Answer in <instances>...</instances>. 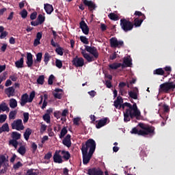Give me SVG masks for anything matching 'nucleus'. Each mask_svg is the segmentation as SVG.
Instances as JSON below:
<instances>
[{
  "mask_svg": "<svg viewBox=\"0 0 175 175\" xmlns=\"http://www.w3.org/2000/svg\"><path fill=\"white\" fill-rule=\"evenodd\" d=\"M175 88V83L174 82H165L161 84L159 88V92H165L167 94L169 91H173Z\"/></svg>",
  "mask_w": 175,
  "mask_h": 175,
  "instance_id": "5",
  "label": "nucleus"
},
{
  "mask_svg": "<svg viewBox=\"0 0 175 175\" xmlns=\"http://www.w3.org/2000/svg\"><path fill=\"white\" fill-rule=\"evenodd\" d=\"M23 117H24L23 122L25 124H27V122H28V120H29V113H27V112L24 113H23Z\"/></svg>",
  "mask_w": 175,
  "mask_h": 175,
  "instance_id": "47",
  "label": "nucleus"
},
{
  "mask_svg": "<svg viewBox=\"0 0 175 175\" xmlns=\"http://www.w3.org/2000/svg\"><path fill=\"white\" fill-rule=\"evenodd\" d=\"M47 129V126L46 124H42L40 128V132L43 133V132H45Z\"/></svg>",
  "mask_w": 175,
  "mask_h": 175,
  "instance_id": "60",
  "label": "nucleus"
},
{
  "mask_svg": "<svg viewBox=\"0 0 175 175\" xmlns=\"http://www.w3.org/2000/svg\"><path fill=\"white\" fill-rule=\"evenodd\" d=\"M89 175H103V172L99 168H93L88 170Z\"/></svg>",
  "mask_w": 175,
  "mask_h": 175,
  "instance_id": "14",
  "label": "nucleus"
},
{
  "mask_svg": "<svg viewBox=\"0 0 175 175\" xmlns=\"http://www.w3.org/2000/svg\"><path fill=\"white\" fill-rule=\"evenodd\" d=\"M80 40L82 42V43H84V44H88V43H90L88 38H87L85 36H81Z\"/></svg>",
  "mask_w": 175,
  "mask_h": 175,
  "instance_id": "48",
  "label": "nucleus"
},
{
  "mask_svg": "<svg viewBox=\"0 0 175 175\" xmlns=\"http://www.w3.org/2000/svg\"><path fill=\"white\" fill-rule=\"evenodd\" d=\"M9 131H10V129H9V124L8 123H5L1 127H0V133L9 132Z\"/></svg>",
  "mask_w": 175,
  "mask_h": 175,
  "instance_id": "30",
  "label": "nucleus"
},
{
  "mask_svg": "<svg viewBox=\"0 0 175 175\" xmlns=\"http://www.w3.org/2000/svg\"><path fill=\"white\" fill-rule=\"evenodd\" d=\"M10 111V108H9V107L8 106V104H6V103L5 102H2L0 104V113L1 111H7L9 112Z\"/></svg>",
  "mask_w": 175,
  "mask_h": 175,
  "instance_id": "21",
  "label": "nucleus"
},
{
  "mask_svg": "<svg viewBox=\"0 0 175 175\" xmlns=\"http://www.w3.org/2000/svg\"><path fill=\"white\" fill-rule=\"evenodd\" d=\"M15 66L18 69L24 68V57H21L19 60L15 62Z\"/></svg>",
  "mask_w": 175,
  "mask_h": 175,
  "instance_id": "26",
  "label": "nucleus"
},
{
  "mask_svg": "<svg viewBox=\"0 0 175 175\" xmlns=\"http://www.w3.org/2000/svg\"><path fill=\"white\" fill-rule=\"evenodd\" d=\"M62 158H64V159L66 161H68V159L70 158V153H69L68 151L62 150Z\"/></svg>",
  "mask_w": 175,
  "mask_h": 175,
  "instance_id": "33",
  "label": "nucleus"
},
{
  "mask_svg": "<svg viewBox=\"0 0 175 175\" xmlns=\"http://www.w3.org/2000/svg\"><path fill=\"white\" fill-rule=\"evenodd\" d=\"M122 65H124V68L126 67H131L132 66V59L131 58V56L125 57L123 59V64Z\"/></svg>",
  "mask_w": 175,
  "mask_h": 175,
  "instance_id": "16",
  "label": "nucleus"
},
{
  "mask_svg": "<svg viewBox=\"0 0 175 175\" xmlns=\"http://www.w3.org/2000/svg\"><path fill=\"white\" fill-rule=\"evenodd\" d=\"M20 15L21 16L22 18H27L28 16V12L27 10L24 9L20 12Z\"/></svg>",
  "mask_w": 175,
  "mask_h": 175,
  "instance_id": "45",
  "label": "nucleus"
},
{
  "mask_svg": "<svg viewBox=\"0 0 175 175\" xmlns=\"http://www.w3.org/2000/svg\"><path fill=\"white\" fill-rule=\"evenodd\" d=\"M9 144L10 146H12L13 147H14V148H17V147H18V142H17V140L16 139L10 140Z\"/></svg>",
  "mask_w": 175,
  "mask_h": 175,
  "instance_id": "39",
  "label": "nucleus"
},
{
  "mask_svg": "<svg viewBox=\"0 0 175 175\" xmlns=\"http://www.w3.org/2000/svg\"><path fill=\"white\" fill-rule=\"evenodd\" d=\"M21 166H23V163H21V162L18 161V163H16V164L14 165V169H15V170H17V169H20V167H21Z\"/></svg>",
  "mask_w": 175,
  "mask_h": 175,
  "instance_id": "54",
  "label": "nucleus"
},
{
  "mask_svg": "<svg viewBox=\"0 0 175 175\" xmlns=\"http://www.w3.org/2000/svg\"><path fill=\"white\" fill-rule=\"evenodd\" d=\"M31 135H32V129L27 128L23 134L24 138L27 142L29 140V136H31Z\"/></svg>",
  "mask_w": 175,
  "mask_h": 175,
  "instance_id": "23",
  "label": "nucleus"
},
{
  "mask_svg": "<svg viewBox=\"0 0 175 175\" xmlns=\"http://www.w3.org/2000/svg\"><path fill=\"white\" fill-rule=\"evenodd\" d=\"M153 73H154V75H160L162 76L165 73V71L162 68H158V69L155 70L153 72Z\"/></svg>",
  "mask_w": 175,
  "mask_h": 175,
  "instance_id": "44",
  "label": "nucleus"
},
{
  "mask_svg": "<svg viewBox=\"0 0 175 175\" xmlns=\"http://www.w3.org/2000/svg\"><path fill=\"white\" fill-rule=\"evenodd\" d=\"M137 94H139V90H137V89L129 92V95L132 99H137Z\"/></svg>",
  "mask_w": 175,
  "mask_h": 175,
  "instance_id": "25",
  "label": "nucleus"
},
{
  "mask_svg": "<svg viewBox=\"0 0 175 175\" xmlns=\"http://www.w3.org/2000/svg\"><path fill=\"white\" fill-rule=\"evenodd\" d=\"M126 86V83L125 82H120L118 85L119 88H124Z\"/></svg>",
  "mask_w": 175,
  "mask_h": 175,
  "instance_id": "64",
  "label": "nucleus"
},
{
  "mask_svg": "<svg viewBox=\"0 0 175 175\" xmlns=\"http://www.w3.org/2000/svg\"><path fill=\"white\" fill-rule=\"evenodd\" d=\"M144 19H139L137 18H136L135 20H134V25L135 27H140L142 25V23H143V21Z\"/></svg>",
  "mask_w": 175,
  "mask_h": 175,
  "instance_id": "38",
  "label": "nucleus"
},
{
  "mask_svg": "<svg viewBox=\"0 0 175 175\" xmlns=\"http://www.w3.org/2000/svg\"><path fill=\"white\" fill-rule=\"evenodd\" d=\"M36 59L34 61V66H36V62L40 63L42 62V57H43V53H38L36 55Z\"/></svg>",
  "mask_w": 175,
  "mask_h": 175,
  "instance_id": "34",
  "label": "nucleus"
},
{
  "mask_svg": "<svg viewBox=\"0 0 175 175\" xmlns=\"http://www.w3.org/2000/svg\"><path fill=\"white\" fill-rule=\"evenodd\" d=\"M96 148V143L92 139H88L85 142V144L82 145L81 151L83 165H87L91 161V158H92V154L95 152Z\"/></svg>",
  "mask_w": 175,
  "mask_h": 175,
  "instance_id": "2",
  "label": "nucleus"
},
{
  "mask_svg": "<svg viewBox=\"0 0 175 175\" xmlns=\"http://www.w3.org/2000/svg\"><path fill=\"white\" fill-rule=\"evenodd\" d=\"M66 133H68V129H66V127H64L61 131L59 138L60 139L64 138L65 135H66Z\"/></svg>",
  "mask_w": 175,
  "mask_h": 175,
  "instance_id": "42",
  "label": "nucleus"
},
{
  "mask_svg": "<svg viewBox=\"0 0 175 175\" xmlns=\"http://www.w3.org/2000/svg\"><path fill=\"white\" fill-rule=\"evenodd\" d=\"M42 118H43L44 121L46 122V124H50V122H51L50 114H49V113H45V114L42 116Z\"/></svg>",
  "mask_w": 175,
  "mask_h": 175,
  "instance_id": "40",
  "label": "nucleus"
},
{
  "mask_svg": "<svg viewBox=\"0 0 175 175\" xmlns=\"http://www.w3.org/2000/svg\"><path fill=\"white\" fill-rule=\"evenodd\" d=\"M105 85H107V88H111V87H113V85H111V82L110 81H106Z\"/></svg>",
  "mask_w": 175,
  "mask_h": 175,
  "instance_id": "63",
  "label": "nucleus"
},
{
  "mask_svg": "<svg viewBox=\"0 0 175 175\" xmlns=\"http://www.w3.org/2000/svg\"><path fill=\"white\" fill-rule=\"evenodd\" d=\"M109 18L113 20V21H117L119 20L118 15L114 13H111L108 15Z\"/></svg>",
  "mask_w": 175,
  "mask_h": 175,
  "instance_id": "36",
  "label": "nucleus"
},
{
  "mask_svg": "<svg viewBox=\"0 0 175 175\" xmlns=\"http://www.w3.org/2000/svg\"><path fill=\"white\" fill-rule=\"evenodd\" d=\"M51 157H53V154H51V152H48L46 154L44 155V159H50V158H51Z\"/></svg>",
  "mask_w": 175,
  "mask_h": 175,
  "instance_id": "61",
  "label": "nucleus"
},
{
  "mask_svg": "<svg viewBox=\"0 0 175 175\" xmlns=\"http://www.w3.org/2000/svg\"><path fill=\"white\" fill-rule=\"evenodd\" d=\"M54 75H51V76H49V78L48 79V84H49V85H53V81L54 80Z\"/></svg>",
  "mask_w": 175,
  "mask_h": 175,
  "instance_id": "55",
  "label": "nucleus"
},
{
  "mask_svg": "<svg viewBox=\"0 0 175 175\" xmlns=\"http://www.w3.org/2000/svg\"><path fill=\"white\" fill-rule=\"evenodd\" d=\"M44 101H43V103H42V106L41 107V108L42 109V110H44V109H46V106H47V94H44Z\"/></svg>",
  "mask_w": 175,
  "mask_h": 175,
  "instance_id": "43",
  "label": "nucleus"
},
{
  "mask_svg": "<svg viewBox=\"0 0 175 175\" xmlns=\"http://www.w3.org/2000/svg\"><path fill=\"white\" fill-rule=\"evenodd\" d=\"M55 51L58 55H64V51H62V48L58 47L55 49Z\"/></svg>",
  "mask_w": 175,
  "mask_h": 175,
  "instance_id": "52",
  "label": "nucleus"
},
{
  "mask_svg": "<svg viewBox=\"0 0 175 175\" xmlns=\"http://www.w3.org/2000/svg\"><path fill=\"white\" fill-rule=\"evenodd\" d=\"M37 83L43 85L44 84V75H40L37 79Z\"/></svg>",
  "mask_w": 175,
  "mask_h": 175,
  "instance_id": "41",
  "label": "nucleus"
},
{
  "mask_svg": "<svg viewBox=\"0 0 175 175\" xmlns=\"http://www.w3.org/2000/svg\"><path fill=\"white\" fill-rule=\"evenodd\" d=\"M80 28L82 30V32L85 35H88L90 33V28L88 27V25H87V23L84 21H81L79 23Z\"/></svg>",
  "mask_w": 175,
  "mask_h": 175,
  "instance_id": "10",
  "label": "nucleus"
},
{
  "mask_svg": "<svg viewBox=\"0 0 175 175\" xmlns=\"http://www.w3.org/2000/svg\"><path fill=\"white\" fill-rule=\"evenodd\" d=\"M122 67V69H124V68H125V65L124 64H122L121 63H113V64H109V68L110 69H118V68H121Z\"/></svg>",
  "mask_w": 175,
  "mask_h": 175,
  "instance_id": "20",
  "label": "nucleus"
},
{
  "mask_svg": "<svg viewBox=\"0 0 175 175\" xmlns=\"http://www.w3.org/2000/svg\"><path fill=\"white\" fill-rule=\"evenodd\" d=\"M33 98H35V92L33 91L29 94V103H31V102H32V100H33Z\"/></svg>",
  "mask_w": 175,
  "mask_h": 175,
  "instance_id": "50",
  "label": "nucleus"
},
{
  "mask_svg": "<svg viewBox=\"0 0 175 175\" xmlns=\"http://www.w3.org/2000/svg\"><path fill=\"white\" fill-rule=\"evenodd\" d=\"M17 116V111H11L9 113V120H15Z\"/></svg>",
  "mask_w": 175,
  "mask_h": 175,
  "instance_id": "37",
  "label": "nucleus"
},
{
  "mask_svg": "<svg viewBox=\"0 0 175 175\" xmlns=\"http://www.w3.org/2000/svg\"><path fill=\"white\" fill-rule=\"evenodd\" d=\"M37 16H38V13L36 12H33L30 15L31 20H35Z\"/></svg>",
  "mask_w": 175,
  "mask_h": 175,
  "instance_id": "58",
  "label": "nucleus"
},
{
  "mask_svg": "<svg viewBox=\"0 0 175 175\" xmlns=\"http://www.w3.org/2000/svg\"><path fill=\"white\" fill-rule=\"evenodd\" d=\"M61 111H56L54 112V117H55V118H57V120H59V118H61Z\"/></svg>",
  "mask_w": 175,
  "mask_h": 175,
  "instance_id": "53",
  "label": "nucleus"
},
{
  "mask_svg": "<svg viewBox=\"0 0 175 175\" xmlns=\"http://www.w3.org/2000/svg\"><path fill=\"white\" fill-rule=\"evenodd\" d=\"M8 116L6 114L0 115V124H3L6 121Z\"/></svg>",
  "mask_w": 175,
  "mask_h": 175,
  "instance_id": "46",
  "label": "nucleus"
},
{
  "mask_svg": "<svg viewBox=\"0 0 175 175\" xmlns=\"http://www.w3.org/2000/svg\"><path fill=\"white\" fill-rule=\"evenodd\" d=\"M53 161L55 163H62L64 161L62 160V156L59 154L58 152H55L53 155Z\"/></svg>",
  "mask_w": 175,
  "mask_h": 175,
  "instance_id": "18",
  "label": "nucleus"
},
{
  "mask_svg": "<svg viewBox=\"0 0 175 175\" xmlns=\"http://www.w3.org/2000/svg\"><path fill=\"white\" fill-rule=\"evenodd\" d=\"M40 39H42V33L38 32L36 35V38L34 40V47H36V46H39V44H40Z\"/></svg>",
  "mask_w": 175,
  "mask_h": 175,
  "instance_id": "22",
  "label": "nucleus"
},
{
  "mask_svg": "<svg viewBox=\"0 0 175 175\" xmlns=\"http://www.w3.org/2000/svg\"><path fill=\"white\" fill-rule=\"evenodd\" d=\"M55 64L57 68H59V69H61V68H62V62L59 59H56L55 61Z\"/></svg>",
  "mask_w": 175,
  "mask_h": 175,
  "instance_id": "51",
  "label": "nucleus"
},
{
  "mask_svg": "<svg viewBox=\"0 0 175 175\" xmlns=\"http://www.w3.org/2000/svg\"><path fill=\"white\" fill-rule=\"evenodd\" d=\"M110 44L111 47H121L124 44V42L118 41L117 38H112L110 39Z\"/></svg>",
  "mask_w": 175,
  "mask_h": 175,
  "instance_id": "9",
  "label": "nucleus"
},
{
  "mask_svg": "<svg viewBox=\"0 0 175 175\" xmlns=\"http://www.w3.org/2000/svg\"><path fill=\"white\" fill-rule=\"evenodd\" d=\"M124 100H122V97L118 96L117 99L113 102V105L116 109H123L124 111V122H128L131 121V118H133V117H139L140 111L137 109V105L136 103H134L132 105L129 103H123ZM123 103V104H122Z\"/></svg>",
  "mask_w": 175,
  "mask_h": 175,
  "instance_id": "1",
  "label": "nucleus"
},
{
  "mask_svg": "<svg viewBox=\"0 0 175 175\" xmlns=\"http://www.w3.org/2000/svg\"><path fill=\"white\" fill-rule=\"evenodd\" d=\"M54 98L56 99H62V95H64V91L62 89L57 88L53 92Z\"/></svg>",
  "mask_w": 175,
  "mask_h": 175,
  "instance_id": "11",
  "label": "nucleus"
},
{
  "mask_svg": "<svg viewBox=\"0 0 175 175\" xmlns=\"http://www.w3.org/2000/svg\"><path fill=\"white\" fill-rule=\"evenodd\" d=\"M27 103H29V98L28 94L25 93L21 96L20 105L21 106H25Z\"/></svg>",
  "mask_w": 175,
  "mask_h": 175,
  "instance_id": "13",
  "label": "nucleus"
},
{
  "mask_svg": "<svg viewBox=\"0 0 175 175\" xmlns=\"http://www.w3.org/2000/svg\"><path fill=\"white\" fill-rule=\"evenodd\" d=\"M11 126L13 129H16V131H24V124H23V120L21 119H18L14 120Z\"/></svg>",
  "mask_w": 175,
  "mask_h": 175,
  "instance_id": "7",
  "label": "nucleus"
},
{
  "mask_svg": "<svg viewBox=\"0 0 175 175\" xmlns=\"http://www.w3.org/2000/svg\"><path fill=\"white\" fill-rule=\"evenodd\" d=\"M50 59H51V55H50V53H45L44 55V62L45 65H47L49 64Z\"/></svg>",
  "mask_w": 175,
  "mask_h": 175,
  "instance_id": "32",
  "label": "nucleus"
},
{
  "mask_svg": "<svg viewBox=\"0 0 175 175\" xmlns=\"http://www.w3.org/2000/svg\"><path fill=\"white\" fill-rule=\"evenodd\" d=\"M9 105L11 109H16V107H17V100L14 98H10Z\"/></svg>",
  "mask_w": 175,
  "mask_h": 175,
  "instance_id": "31",
  "label": "nucleus"
},
{
  "mask_svg": "<svg viewBox=\"0 0 175 175\" xmlns=\"http://www.w3.org/2000/svg\"><path fill=\"white\" fill-rule=\"evenodd\" d=\"M8 31H4L3 33H1L0 35V39H5V38H6V36H8Z\"/></svg>",
  "mask_w": 175,
  "mask_h": 175,
  "instance_id": "59",
  "label": "nucleus"
},
{
  "mask_svg": "<svg viewBox=\"0 0 175 175\" xmlns=\"http://www.w3.org/2000/svg\"><path fill=\"white\" fill-rule=\"evenodd\" d=\"M17 152L18 154L24 157L25 155V152H27V148H25V146L21 145L18 148Z\"/></svg>",
  "mask_w": 175,
  "mask_h": 175,
  "instance_id": "27",
  "label": "nucleus"
},
{
  "mask_svg": "<svg viewBox=\"0 0 175 175\" xmlns=\"http://www.w3.org/2000/svg\"><path fill=\"white\" fill-rule=\"evenodd\" d=\"M44 20H46V17L44 14H39L37 18V21L39 23L40 25L44 23Z\"/></svg>",
  "mask_w": 175,
  "mask_h": 175,
  "instance_id": "35",
  "label": "nucleus"
},
{
  "mask_svg": "<svg viewBox=\"0 0 175 175\" xmlns=\"http://www.w3.org/2000/svg\"><path fill=\"white\" fill-rule=\"evenodd\" d=\"M5 94H6L8 98H10L11 96H14V94H16V89H14V88L13 87L8 88L5 90Z\"/></svg>",
  "mask_w": 175,
  "mask_h": 175,
  "instance_id": "15",
  "label": "nucleus"
},
{
  "mask_svg": "<svg viewBox=\"0 0 175 175\" xmlns=\"http://www.w3.org/2000/svg\"><path fill=\"white\" fill-rule=\"evenodd\" d=\"M81 53L88 62H92L99 57V52L95 46L85 45V49L81 48Z\"/></svg>",
  "mask_w": 175,
  "mask_h": 175,
  "instance_id": "4",
  "label": "nucleus"
},
{
  "mask_svg": "<svg viewBox=\"0 0 175 175\" xmlns=\"http://www.w3.org/2000/svg\"><path fill=\"white\" fill-rule=\"evenodd\" d=\"M63 144L66 147H70L72 146V142L70 141V135H67L63 140Z\"/></svg>",
  "mask_w": 175,
  "mask_h": 175,
  "instance_id": "19",
  "label": "nucleus"
},
{
  "mask_svg": "<svg viewBox=\"0 0 175 175\" xmlns=\"http://www.w3.org/2000/svg\"><path fill=\"white\" fill-rule=\"evenodd\" d=\"M11 137L12 138V140H18L21 139V134L16 131H14L11 134Z\"/></svg>",
  "mask_w": 175,
  "mask_h": 175,
  "instance_id": "29",
  "label": "nucleus"
},
{
  "mask_svg": "<svg viewBox=\"0 0 175 175\" xmlns=\"http://www.w3.org/2000/svg\"><path fill=\"white\" fill-rule=\"evenodd\" d=\"M80 120H81V118H80L79 117L75 118L73 119V124L75 125H79V122H80Z\"/></svg>",
  "mask_w": 175,
  "mask_h": 175,
  "instance_id": "56",
  "label": "nucleus"
},
{
  "mask_svg": "<svg viewBox=\"0 0 175 175\" xmlns=\"http://www.w3.org/2000/svg\"><path fill=\"white\" fill-rule=\"evenodd\" d=\"M139 125L141 129H137L135 127L131 131V133L144 137H152L155 135V127L145 124H139Z\"/></svg>",
  "mask_w": 175,
  "mask_h": 175,
  "instance_id": "3",
  "label": "nucleus"
},
{
  "mask_svg": "<svg viewBox=\"0 0 175 175\" xmlns=\"http://www.w3.org/2000/svg\"><path fill=\"white\" fill-rule=\"evenodd\" d=\"M108 120L109 119L107 118H105L103 119L100 120L98 124L96 125L97 129L102 128V126H105V125L107 124Z\"/></svg>",
  "mask_w": 175,
  "mask_h": 175,
  "instance_id": "17",
  "label": "nucleus"
},
{
  "mask_svg": "<svg viewBox=\"0 0 175 175\" xmlns=\"http://www.w3.org/2000/svg\"><path fill=\"white\" fill-rule=\"evenodd\" d=\"M83 3L86 6H88L90 9H95L96 7L95 6V4L94 2L88 0H83Z\"/></svg>",
  "mask_w": 175,
  "mask_h": 175,
  "instance_id": "28",
  "label": "nucleus"
},
{
  "mask_svg": "<svg viewBox=\"0 0 175 175\" xmlns=\"http://www.w3.org/2000/svg\"><path fill=\"white\" fill-rule=\"evenodd\" d=\"M120 27L124 32H129V31L133 29V24L125 18L120 20Z\"/></svg>",
  "mask_w": 175,
  "mask_h": 175,
  "instance_id": "6",
  "label": "nucleus"
},
{
  "mask_svg": "<svg viewBox=\"0 0 175 175\" xmlns=\"http://www.w3.org/2000/svg\"><path fill=\"white\" fill-rule=\"evenodd\" d=\"M68 109H64V110L62 111V113H61V116H62V117H66V116H68Z\"/></svg>",
  "mask_w": 175,
  "mask_h": 175,
  "instance_id": "62",
  "label": "nucleus"
},
{
  "mask_svg": "<svg viewBox=\"0 0 175 175\" xmlns=\"http://www.w3.org/2000/svg\"><path fill=\"white\" fill-rule=\"evenodd\" d=\"M72 64L77 68H82V66H84V59L76 56L72 60Z\"/></svg>",
  "mask_w": 175,
  "mask_h": 175,
  "instance_id": "8",
  "label": "nucleus"
},
{
  "mask_svg": "<svg viewBox=\"0 0 175 175\" xmlns=\"http://www.w3.org/2000/svg\"><path fill=\"white\" fill-rule=\"evenodd\" d=\"M44 10L47 13V14H51L54 11V8L52 5L50 4H44Z\"/></svg>",
  "mask_w": 175,
  "mask_h": 175,
  "instance_id": "24",
  "label": "nucleus"
},
{
  "mask_svg": "<svg viewBox=\"0 0 175 175\" xmlns=\"http://www.w3.org/2000/svg\"><path fill=\"white\" fill-rule=\"evenodd\" d=\"M10 80H12V81H17V79H18L17 75L14 74L12 75H10Z\"/></svg>",
  "mask_w": 175,
  "mask_h": 175,
  "instance_id": "57",
  "label": "nucleus"
},
{
  "mask_svg": "<svg viewBox=\"0 0 175 175\" xmlns=\"http://www.w3.org/2000/svg\"><path fill=\"white\" fill-rule=\"evenodd\" d=\"M26 64L28 68H32V65H33V56L32 55V53H27Z\"/></svg>",
  "mask_w": 175,
  "mask_h": 175,
  "instance_id": "12",
  "label": "nucleus"
},
{
  "mask_svg": "<svg viewBox=\"0 0 175 175\" xmlns=\"http://www.w3.org/2000/svg\"><path fill=\"white\" fill-rule=\"evenodd\" d=\"M135 16H138L139 17L142 16L143 20H146V16H144V14L142 13L140 11H135Z\"/></svg>",
  "mask_w": 175,
  "mask_h": 175,
  "instance_id": "49",
  "label": "nucleus"
}]
</instances>
